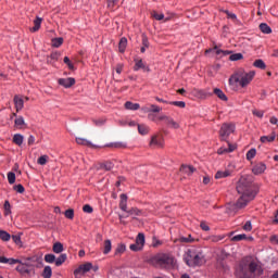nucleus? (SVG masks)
<instances>
[{
	"mask_svg": "<svg viewBox=\"0 0 278 278\" xmlns=\"http://www.w3.org/2000/svg\"><path fill=\"white\" fill-rule=\"evenodd\" d=\"M236 189L238 194H240L235 204L237 210H244V207H247L249 203H251V201L257 197V191L255 190L252 176H241L237 182Z\"/></svg>",
	"mask_w": 278,
	"mask_h": 278,
	"instance_id": "nucleus-1",
	"label": "nucleus"
},
{
	"mask_svg": "<svg viewBox=\"0 0 278 278\" xmlns=\"http://www.w3.org/2000/svg\"><path fill=\"white\" fill-rule=\"evenodd\" d=\"M253 77H255V72H245L244 70L240 68L230 76L229 84L230 86L239 85L241 88H247V86L253 81Z\"/></svg>",
	"mask_w": 278,
	"mask_h": 278,
	"instance_id": "nucleus-2",
	"label": "nucleus"
},
{
	"mask_svg": "<svg viewBox=\"0 0 278 278\" xmlns=\"http://www.w3.org/2000/svg\"><path fill=\"white\" fill-rule=\"evenodd\" d=\"M187 266H203L205 264V254L202 248H191L184 255Z\"/></svg>",
	"mask_w": 278,
	"mask_h": 278,
	"instance_id": "nucleus-3",
	"label": "nucleus"
},
{
	"mask_svg": "<svg viewBox=\"0 0 278 278\" xmlns=\"http://www.w3.org/2000/svg\"><path fill=\"white\" fill-rule=\"evenodd\" d=\"M264 269L258 262L252 261L249 264L241 265L238 271L240 278H255L262 276Z\"/></svg>",
	"mask_w": 278,
	"mask_h": 278,
	"instance_id": "nucleus-4",
	"label": "nucleus"
},
{
	"mask_svg": "<svg viewBox=\"0 0 278 278\" xmlns=\"http://www.w3.org/2000/svg\"><path fill=\"white\" fill-rule=\"evenodd\" d=\"M154 262L161 266V268H170L173 266V254L161 253L154 256Z\"/></svg>",
	"mask_w": 278,
	"mask_h": 278,
	"instance_id": "nucleus-5",
	"label": "nucleus"
},
{
	"mask_svg": "<svg viewBox=\"0 0 278 278\" xmlns=\"http://www.w3.org/2000/svg\"><path fill=\"white\" fill-rule=\"evenodd\" d=\"M233 131H236V126L233 124L224 123L219 129L220 140L227 142V139Z\"/></svg>",
	"mask_w": 278,
	"mask_h": 278,
	"instance_id": "nucleus-6",
	"label": "nucleus"
},
{
	"mask_svg": "<svg viewBox=\"0 0 278 278\" xmlns=\"http://www.w3.org/2000/svg\"><path fill=\"white\" fill-rule=\"evenodd\" d=\"M143 114H157L162 112V108L155 104H147L141 108Z\"/></svg>",
	"mask_w": 278,
	"mask_h": 278,
	"instance_id": "nucleus-7",
	"label": "nucleus"
},
{
	"mask_svg": "<svg viewBox=\"0 0 278 278\" xmlns=\"http://www.w3.org/2000/svg\"><path fill=\"white\" fill-rule=\"evenodd\" d=\"M90 270H92V263H86L75 269L74 275L75 277H77V275H86V273H90Z\"/></svg>",
	"mask_w": 278,
	"mask_h": 278,
	"instance_id": "nucleus-8",
	"label": "nucleus"
},
{
	"mask_svg": "<svg viewBox=\"0 0 278 278\" xmlns=\"http://www.w3.org/2000/svg\"><path fill=\"white\" fill-rule=\"evenodd\" d=\"M140 68H141L144 73H149V71H151V70L147 66V63H144V61H142V59H136V60H135L134 71L138 72V71H140Z\"/></svg>",
	"mask_w": 278,
	"mask_h": 278,
	"instance_id": "nucleus-9",
	"label": "nucleus"
},
{
	"mask_svg": "<svg viewBox=\"0 0 278 278\" xmlns=\"http://www.w3.org/2000/svg\"><path fill=\"white\" fill-rule=\"evenodd\" d=\"M212 51H215L216 55H220L222 58H225L227 55H231V51L229 50H220L218 49V46H214L213 49H207L205 53H212Z\"/></svg>",
	"mask_w": 278,
	"mask_h": 278,
	"instance_id": "nucleus-10",
	"label": "nucleus"
},
{
	"mask_svg": "<svg viewBox=\"0 0 278 278\" xmlns=\"http://www.w3.org/2000/svg\"><path fill=\"white\" fill-rule=\"evenodd\" d=\"M59 85L63 86V88H71L72 86H75V78H60Z\"/></svg>",
	"mask_w": 278,
	"mask_h": 278,
	"instance_id": "nucleus-11",
	"label": "nucleus"
},
{
	"mask_svg": "<svg viewBox=\"0 0 278 278\" xmlns=\"http://www.w3.org/2000/svg\"><path fill=\"white\" fill-rule=\"evenodd\" d=\"M195 170L197 168H194L192 165L180 166V173H182V175H187V177H190V175H192Z\"/></svg>",
	"mask_w": 278,
	"mask_h": 278,
	"instance_id": "nucleus-12",
	"label": "nucleus"
},
{
	"mask_svg": "<svg viewBox=\"0 0 278 278\" xmlns=\"http://www.w3.org/2000/svg\"><path fill=\"white\" fill-rule=\"evenodd\" d=\"M266 170V164L264 163H257L256 165H254V167L252 168V173L254 175H262V173H264Z\"/></svg>",
	"mask_w": 278,
	"mask_h": 278,
	"instance_id": "nucleus-13",
	"label": "nucleus"
},
{
	"mask_svg": "<svg viewBox=\"0 0 278 278\" xmlns=\"http://www.w3.org/2000/svg\"><path fill=\"white\" fill-rule=\"evenodd\" d=\"M13 101H14L16 112H21V110H23V108L25 105V101H23V98L15 96Z\"/></svg>",
	"mask_w": 278,
	"mask_h": 278,
	"instance_id": "nucleus-14",
	"label": "nucleus"
},
{
	"mask_svg": "<svg viewBox=\"0 0 278 278\" xmlns=\"http://www.w3.org/2000/svg\"><path fill=\"white\" fill-rule=\"evenodd\" d=\"M226 177H231V170L229 169L218 170L215 174V179H226Z\"/></svg>",
	"mask_w": 278,
	"mask_h": 278,
	"instance_id": "nucleus-15",
	"label": "nucleus"
},
{
	"mask_svg": "<svg viewBox=\"0 0 278 278\" xmlns=\"http://www.w3.org/2000/svg\"><path fill=\"white\" fill-rule=\"evenodd\" d=\"M159 121H163L165 123V125H167V127L175 129V122L173 121V118H170L166 115H162V116H159Z\"/></svg>",
	"mask_w": 278,
	"mask_h": 278,
	"instance_id": "nucleus-16",
	"label": "nucleus"
},
{
	"mask_svg": "<svg viewBox=\"0 0 278 278\" xmlns=\"http://www.w3.org/2000/svg\"><path fill=\"white\" fill-rule=\"evenodd\" d=\"M119 199V210H122V212H127V194L122 193Z\"/></svg>",
	"mask_w": 278,
	"mask_h": 278,
	"instance_id": "nucleus-17",
	"label": "nucleus"
},
{
	"mask_svg": "<svg viewBox=\"0 0 278 278\" xmlns=\"http://www.w3.org/2000/svg\"><path fill=\"white\" fill-rule=\"evenodd\" d=\"M275 138H277V135L275 132H273L269 136H262L261 137V142L263 144H266V142H275Z\"/></svg>",
	"mask_w": 278,
	"mask_h": 278,
	"instance_id": "nucleus-18",
	"label": "nucleus"
},
{
	"mask_svg": "<svg viewBox=\"0 0 278 278\" xmlns=\"http://www.w3.org/2000/svg\"><path fill=\"white\" fill-rule=\"evenodd\" d=\"M125 109L126 110H132L134 112H136V110H140V104L134 103L131 101H127L125 103Z\"/></svg>",
	"mask_w": 278,
	"mask_h": 278,
	"instance_id": "nucleus-19",
	"label": "nucleus"
},
{
	"mask_svg": "<svg viewBox=\"0 0 278 278\" xmlns=\"http://www.w3.org/2000/svg\"><path fill=\"white\" fill-rule=\"evenodd\" d=\"M53 253L60 254L64 251V244L62 242H55L52 247Z\"/></svg>",
	"mask_w": 278,
	"mask_h": 278,
	"instance_id": "nucleus-20",
	"label": "nucleus"
},
{
	"mask_svg": "<svg viewBox=\"0 0 278 278\" xmlns=\"http://www.w3.org/2000/svg\"><path fill=\"white\" fill-rule=\"evenodd\" d=\"M138 131L141 136H147V134H149V131H150V128H149V126H147L144 124H139Z\"/></svg>",
	"mask_w": 278,
	"mask_h": 278,
	"instance_id": "nucleus-21",
	"label": "nucleus"
},
{
	"mask_svg": "<svg viewBox=\"0 0 278 278\" xmlns=\"http://www.w3.org/2000/svg\"><path fill=\"white\" fill-rule=\"evenodd\" d=\"M260 29H261L262 34H273V28H270V26H268V24H266V23H261Z\"/></svg>",
	"mask_w": 278,
	"mask_h": 278,
	"instance_id": "nucleus-22",
	"label": "nucleus"
},
{
	"mask_svg": "<svg viewBox=\"0 0 278 278\" xmlns=\"http://www.w3.org/2000/svg\"><path fill=\"white\" fill-rule=\"evenodd\" d=\"M214 94H216V97H218V99H220L222 101H227V96L225 94V92H223V90H220L219 88H215L213 90Z\"/></svg>",
	"mask_w": 278,
	"mask_h": 278,
	"instance_id": "nucleus-23",
	"label": "nucleus"
},
{
	"mask_svg": "<svg viewBox=\"0 0 278 278\" xmlns=\"http://www.w3.org/2000/svg\"><path fill=\"white\" fill-rule=\"evenodd\" d=\"M118 49H119V53H125V49H127V38L123 37L119 40Z\"/></svg>",
	"mask_w": 278,
	"mask_h": 278,
	"instance_id": "nucleus-24",
	"label": "nucleus"
},
{
	"mask_svg": "<svg viewBox=\"0 0 278 278\" xmlns=\"http://www.w3.org/2000/svg\"><path fill=\"white\" fill-rule=\"evenodd\" d=\"M62 45H64V38L58 37L52 39V47H54L55 49L62 47Z\"/></svg>",
	"mask_w": 278,
	"mask_h": 278,
	"instance_id": "nucleus-25",
	"label": "nucleus"
},
{
	"mask_svg": "<svg viewBox=\"0 0 278 278\" xmlns=\"http://www.w3.org/2000/svg\"><path fill=\"white\" fill-rule=\"evenodd\" d=\"M150 146L152 147H162V139L159 136H153Z\"/></svg>",
	"mask_w": 278,
	"mask_h": 278,
	"instance_id": "nucleus-26",
	"label": "nucleus"
},
{
	"mask_svg": "<svg viewBox=\"0 0 278 278\" xmlns=\"http://www.w3.org/2000/svg\"><path fill=\"white\" fill-rule=\"evenodd\" d=\"M100 168L104 170H112V168H114V163L112 161H106L100 164Z\"/></svg>",
	"mask_w": 278,
	"mask_h": 278,
	"instance_id": "nucleus-27",
	"label": "nucleus"
},
{
	"mask_svg": "<svg viewBox=\"0 0 278 278\" xmlns=\"http://www.w3.org/2000/svg\"><path fill=\"white\" fill-rule=\"evenodd\" d=\"M40 25H42V18L36 17V20L34 21V27L30 28V31H38V29H40Z\"/></svg>",
	"mask_w": 278,
	"mask_h": 278,
	"instance_id": "nucleus-28",
	"label": "nucleus"
},
{
	"mask_svg": "<svg viewBox=\"0 0 278 278\" xmlns=\"http://www.w3.org/2000/svg\"><path fill=\"white\" fill-rule=\"evenodd\" d=\"M14 123L17 129H23V126H25V118H23V116H18L15 118Z\"/></svg>",
	"mask_w": 278,
	"mask_h": 278,
	"instance_id": "nucleus-29",
	"label": "nucleus"
},
{
	"mask_svg": "<svg viewBox=\"0 0 278 278\" xmlns=\"http://www.w3.org/2000/svg\"><path fill=\"white\" fill-rule=\"evenodd\" d=\"M67 255L66 254H61L58 258H55L54 263L55 266H62L64 262H66Z\"/></svg>",
	"mask_w": 278,
	"mask_h": 278,
	"instance_id": "nucleus-30",
	"label": "nucleus"
},
{
	"mask_svg": "<svg viewBox=\"0 0 278 278\" xmlns=\"http://www.w3.org/2000/svg\"><path fill=\"white\" fill-rule=\"evenodd\" d=\"M12 238V236H10V233L5 230H0V239L3 242H10V239Z\"/></svg>",
	"mask_w": 278,
	"mask_h": 278,
	"instance_id": "nucleus-31",
	"label": "nucleus"
},
{
	"mask_svg": "<svg viewBox=\"0 0 278 278\" xmlns=\"http://www.w3.org/2000/svg\"><path fill=\"white\" fill-rule=\"evenodd\" d=\"M178 242H182L185 244H190V243L194 242V238H192L191 235H189L188 237H180L178 239Z\"/></svg>",
	"mask_w": 278,
	"mask_h": 278,
	"instance_id": "nucleus-32",
	"label": "nucleus"
},
{
	"mask_svg": "<svg viewBox=\"0 0 278 278\" xmlns=\"http://www.w3.org/2000/svg\"><path fill=\"white\" fill-rule=\"evenodd\" d=\"M76 142H77V144H83L84 147H92V142L88 141L85 138L77 137Z\"/></svg>",
	"mask_w": 278,
	"mask_h": 278,
	"instance_id": "nucleus-33",
	"label": "nucleus"
},
{
	"mask_svg": "<svg viewBox=\"0 0 278 278\" xmlns=\"http://www.w3.org/2000/svg\"><path fill=\"white\" fill-rule=\"evenodd\" d=\"M110 251H112V241L108 239L104 241V250H103L104 255H108Z\"/></svg>",
	"mask_w": 278,
	"mask_h": 278,
	"instance_id": "nucleus-34",
	"label": "nucleus"
},
{
	"mask_svg": "<svg viewBox=\"0 0 278 278\" xmlns=\"http://www.w3.org/2000/svg\"><path fill=\"white\" fill-rule=\"evenodd\" d=\"M13 142L14 144H17V147H21V144H23V135L21 134L14 135Z\"/></svg>",
	"mask_w": 278,
	"mask_h": 278,
	"instance_id": "nucleus-35",
	"label": "nucleus"
},
{
	"mask_svg": "<svg viewBox=\"0 0 278 278\" xmlns=\"http://www.w3.org/2000/svg\"><path fill=\"white\" fill-rule=\"evenodd\" d=\"M149 49V38L147 36H142V47H141V53H144Z\"/></svg>",
	"mask_w": 278,
	"mask_h": 278,
	"instance_id": "nucleus-36",
	"label": "nucleus"
},
{
	"mask_svg": "<svg viewBox=\"0 0 278 278\" xmlns=\"http://www.w3.org/2000/svg\"><path fill=\"white\" fill-rule=\"evenodd\" d=\"M51 275H53V271L51 269V266H46L43 268L42 277L43 278H51Z\"/></svg>",
	"mask_w": 278,
	"mask_h": 278,
	"instance_id": "nucleus-37",
	"label": "nucleus"
},
{
	"mask_svg": "<svg viewBox=\"0 0 278 278\" xmlns=\"http://www.w3.org/2000/svg\"><path fill=\"white\" fill-rule=\"evenodd\" d=\"M253 66H255V68L264 70V68H266V63H264V61L262 59H258V60L254 61Z\"/></svg>",
	"mask_w": 278,
	"mask_h": 278,
	"instance_id": "nucleus-38",
	"label": "nucleus"
},
{
	"mask_svg": "<svg viewBox=\"0 0 278 278\" xmlns=\"http://www.w3.org/2000/svg\"><path fill=\"white\" fill-rule=\"evenodd\" d=\"M64 216L65 218L73 220V218H75V211L73 208H68L65 211Z\"/></svg>",
	"mask_w": 278,
	"mask_h": 278,
	"instance_id": "nucleus-39",
	"label": "nucleus"
},
{
	"mask_svg": "<svg viewBox=\"0 0 278 278\" xmlns=\"http://www.w3.org/2000/svg\"><path fill=\"white\" fill-rule=\"evenodd\" d=\"M136 243L140 244L141 248L144 247V233L139 232L136 238Z\"/></svg>",
	"mask_w": 278,
	"mask_h": 278,
	"instance_id": "nucleus-40",
	"label": "nucleus"
},
{
	"mask_svg": "<svg viewBox=\"0 0 278 278\" xmlns=\"http://www.w3.org/2000/svg\"><path fill=\"white\" fill-rule=\"evenodd\" d=\"M255 155H257V150L251 149L247 152V160H249V162H251V160H253V157H255Z\"/></svg>",
	"mask_w": 278,
	"mask_h": 278,
	"instance_id": "nucleus-41",
	"label": "nucleus"
},
{
	"mask_svg": "<svg viewBox=\"0 0 278 278\" xmlns=\"http://www.w3.org/2000/svg\"><path fill=\"white\" fill-rule=\"evenodd\" d=\"M11 205H10V201H5L4 202V216H10V214H12V210H11Z\"/></svg>",
	"mask_w": 278,
	"mask_h": 278,
	"instance_id": "nucleus-42",
	"label": "nucleus"
},
{
	"mask_svg": "<svg viewBox=\"0 0 278 278\" xmlns=\"http://www.w3.org/2000/svg\"><path fill=\"white\" fill-rule=\"evenodd\" d=\"M126 214H128V216H140V210H138L137 207H132L126 211Z\"/></svg>",
	"mask_w": 278,
	"mask_h": 278,
	"instance_id": "nucleus-43",
	"label": "nucleus"
},
{
	"mask_svg": "<svg viewBox=\"0 0 278 278\" xmlns=\"http://www.w3.org/2000/svg\"><path fill=\"white\" fill-rule=\"evenodd\" d=\"M45 262H47V264H53L55 262V254H46Z\"/></svg>",
	"mask_w": 278,
	"mask_h": 278,
	"instance_id": "nucleus-44",
	"label": "nucleus"
},
{
	"mask_svg": "<svg viewBox=\"0 0 278 278\" xmlns=\"http://www.w3.org/2000/svg\"><path fill=\"white\" fill-rule=\"evenodd\" d=\"M48 161H49V156H48V155H41V156L37 160V164H39L40 166H45Z\"/></svg>",
	"mask_w": 278,
	"mask_h": 278,
	"instance_id": "nucleus-45",
	"label": "nucleus"
},
{
	"mask_svg": "<svg viewBox=\"0 0 278 278\" xmlns=\"http://www.w3.org/2000/svg\"><path fill=\"white\" fill-rule=\"evenodd\" d=\"M126 247L123 243H119L115 250V255H122L124 251H126Z\"/></svg>",
	"mask_w": 278,
	"mask_h": 278,
	"instance_id": "nucleus-46",
	"label": "nucleus"
},
{
	"mask_svg": "<svg viewBox=\"0 0 278 278\" xmlns=\"http://www.w3.org/2000/svg\"><path fill=\"white\" fill-rule=\"evenodd\" d=\"M8 181L9 184H15L16 181V174H14V172H9L8 173Z\"/></svg>",
	"mask_w": 278,
	"mask_h": 278,
	"instance_id": "nucleus-47",
	"label": "nucleus"
},
{
	"mask_svg": "<svg viewBox=\"0 0 278 278\" xmlns=\"http://www.w3.org/2000/svg\"><path fill=\"white\" fill-rule=\"evenodd\" d=\"M243 55L242 53H235L229 56V60L231 62H238V60H242Z\"/></svg>",
	"mask_w": 278,
	"mask_h": 278,
	"instance_id": "nucleus-48",
	"label": "nucleus"
},
{
	"mask_svg": "<svg viewBox=\"0 0 278 278\" xmlns=\"http://www.w3.org/2000/svg\"><path fill=\"white\" fill-rule=\"evenodd\" d=\"M223 236H210L207 237L206 240H208L210 242H220V240H223Z\"/></svg>",
	"mask_w": 278,
	"mask_h": 278,
	"instance_id": "nucleus-49",
	"label": "nucleus"
},
{
	"mask_svg": "<svg viewBox=\"0 0 278 278\" xmlns=\"http://www.w3.org/2000/svg\"><path fill=\"white\" fill-rule=\"evenodd\" d=\"M151 16H152V18H155V21H162V20H164V14H163V13H157V12H155V11H153V12L151 13Z\"/></svg>",
	"mask_w": 278,
	"mask_h": 278,
	"instance_id": "nucleus-50",
	"label": "nucleus"
},
{
	"mask_svg": "<svg viewBox=\"0 0 278 278\" xmlns=\"http://www.w3.org/2000/svg\"><path fill=\"white\" fill-rule=\"evenodd\" d=\"M152 247L157 249V247H162V240L157 239L156 237L152 238Z\"/></svg>",
	"mask_w": 278,
	"mask_h": 278,
	"instance_id": "nucleus-51",
	"label": "nucleus"
},
{
	"mask_svg": "<svg viewBox=\"0 0 278 278\" xmlns=\"http://www.w3.org/2000/svg\"><path fill=\"white\" fill-rule=\"evenodd\" d=\"M242 240H247V235H237L232 237V242H240Z\"/></svg>",
	"mask_w": 278,
	"mask_h": 278,
	"instance_id": "nucleus-52",
	"label": "nucleus"
},
{
	"mask_svg": "<svg viewBox=\"0 0 278 278\" xmlns=\"http://www.w3.org/2000/svg\"><path fill=\"white\" fill-rule=\"evenodd\" d=\"M13 190H15V192H18V194H23V192H25V187H23V185H15L13 187Z\"/></svg>",
	"mask_w": 278,
	"mask_h": 278,
	"instance_id": "nucleus-53",
	"label": "nucleus"
},
{
	"mask_svg": "<svg viewBox=\"0 0 278 278\" xmlns=\"http://www.w3.org/2000/svg\"><path fill=\"white\" fill-rule=\"evenodd\" d=\"M148 118L149 121H152V123H160V116L157 117V115L153 113L148 114Z\"/></svg>",
	"mask_w": 278,
	"mask_h": 278,
	"instance_id": "nucleus-54",
	"label": "nucleus"
},
{
	"mask_svg": "<svg viewBox=\"0 0 278 278\" xmlns=\"http://www.w3.org/2000/svg\"><path fill=\"white\" fill-rule=\"evenodd\" d=\"M83 212H85V214H92L93 208H92V206H90V204H85L83 206Z\"/></svg>",
	"mask_w": 278,
	"mask_h": 278,
	"instance_id": "nucleus-55",
	"label": "nucleus"
},
{
	"mask_svg": "<svg viewBox=\"0 0 278 278\" xmlns=\"http://www.w3.org/2000/svg\"><path fill=\"white\" fill-rule=\"evenodd\" d=\"M252 114H253L254 116H257V118H263V117H264V111H260V110H257V109H254V110L252 111Z\"/></svg>",
	"mask_w": 278,
	"mask_h": 278,
	"instance_id": "nucleus-56",
	"label": "nucleus"
},
{
	"mask_svg": "<svg viewBox=\"0 0 278 278\" xmlns=\"http://www.w3.org/2000/svg\"><path fill=\"white\" fill-rule=\"evenodd\" d=\"M130 251H140V249H142V247L138 243H132L129 247Z\"/></svg>",
	"mask_w": 278,
	"mask_h": 278,
	"instance_id": "nucleus-57",
	"label": "nucleus"
},
{
	"mask_svg": "<svg viewBox=\"0 0 278 278\" xmlns=\"http://www.w3.org/2000/svg\"><path fill=\"white\" fill-rule=\"evenodd\" d=\"M21 261L16 258H7V264H10V266H14V264H20Z\"/></svg>",
	"mask_w": 278,
	"mask_h": 278,
	"instance_id": "nucleus-58",
	"label": "nucleus"
},
{
	"mask_svg": "<svg viewBox=\"0 0 278 278\" xmlns=\"http://www.w3.org/2000/svg\"><path fill=\"white\" fill-rule=\"evenodd\" d=\"M217 153L218 155H225V153H229V149L222 147L217 150Z\"/></svg>",
	"mask_w": 278,
	"mask_h": 278,
	"instance_id": "nucleus-59",
	"label": "nucleus"
},
{
	"mask_svg": "<svg viewBox=\"0 0 278 278\" xmlns=\"http://www.w3.org/2000/svg\"><path fill=\"white\" fill-rule=\"evenodd\" d=\"M12 240L15 244H21V236L18 235H13Z\"/></svg>",
	"mask_w": 278,
	"mask_h": 278,
	"instance_id": "nucleus-60",
	"label": "nucleus"
},
{
	"mask_svg": "<svg viewBox=\"0 0 278 278\" xmlns=\"http://www.w3.org/2000/svg\"><path fill=\"white\" fill-rule=\"evenodd\" d=\"M200 227L203 231H210V226L205 222H201Z\"/></svg>",
	"mask_w": 278,
	"mask_h": 278,
	"instance_id": "nucleus-61",
	"label": "nucleus"
},
{
	"mask_svg": "<svg viewBox=\"0 0 278 278\" xmlns=\"http://www.w3.org/2000/svg\"><path fill=\"white\" fill-rule=\"evenodd\" d=\"M243 229H244V231H251V229H253L251 222H247L243 226Z\"/></svg>",
	"mask_w": 278,
	"mask_h": 278,
	"instance_id": "nucleus-62",
	"label": "nucleus"
},
{
	"mask_svg": "<svg viewBox=\"0 0 278 278\" xmlns=\"http://www.w3.org/2000/svg\"><path fill=\"white\" fill-rule=\"evenodd\" d=\"M175 106L184 109V108H186V102H184V101H175Z\"/></svg>",
	"mask_w": 278,
	"mask_h": 278,
	"instance_id": "nucleus-63",
	"label": "nucleus"
},
{
	"mask_svg": "<svg viewBox=\"0 0 278 278\" xmlns=\"http://www.w3.org/2000/svg\"><path fill=\"white\" fill-rule=\"evenodd\" d=\"M59 58H60L59 52H52V53L50 54V60L58 61Z\"/></svg>",
	"mask_w": 278,
	"mask_h": 278,
	"instance_id": "nucleus-64",
	"label": "nucleus"
}]
</instances>
